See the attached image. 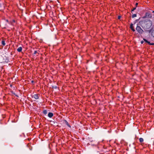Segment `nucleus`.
<instances>
[{
    "label": "nucleus",
    "mask_w": 154,
    "mask_h": 154,
    "mask_svg": "<svg viewBox=\"0 0 154 154\" xmlns=\"http://www.w3.org/2000/svg\"><path fill=\"white\" fill-rule=\"evenodd\" d=\"M152 25V22L150 20H147L145 22V24L143 26L144 30H147L150 28Z\"/></svg>",
    "instance_id": "nucleus-1"
},
{
    "label": "nucleus",
    "mask_w": 154,
    "mask_h": 154,
    "mask_svg": "<svg viewBox=\"0 0 154 154\" xmlns=\"http://www.w3.org/2000/svg\"><path fill=\"white\" fill-rule=\"evenodd\" d=\"M136 29L138 33L140 35L143 34L144 32V31L141 28L140 26L138 25L136 28Z\"/></svg>",
    "instance_id": "nucleus-2"
},
{
    "label": "nucleus",
    "mask_w": 154,
    "mask_h": 154,
    "mask_svg": "<svg viewBox=\"0 0 154 154\" xmlns=\"http://www.w3.org/2000/svg\"><path fill=\"white\" fill-rule=\"evenodd\" d=\"M148 17L149 18H151V15L148 12H146L145 16L144 17H143V18H145L146 17Z\"/></svg>",
    "instance_id": "nucleus-3"
},
{
    "label": "nucleus",
    "mask_w": 154,
    "mask_h": 154,
    "mask_svg": "<svg viewBox=\"0 0 154 154\" xmlns=\"http://www.w3.org/2000/svg\"><path fill=\"white\" fill-rule=\"evenodd\" d=\"M130 28L133 32H134L135 31V30L133 26V25L132 23H131L130 24Z\"/></svg>",
    "instance_id": "nucleus-4"
},
{
    "label": "nucleus",
    "mask_w": 154,
    "mask_h": 154,
    "mask_svg": "<svg viewBox=\"0 0 154 154\" xmlns=\"http://www.w3.org/2000/svg\"><path fill=\"white\" fill-rule=\"evenodd\" d=\"M152 28L149 30V32L150 33L151 32L152 35L154 38V30L152 31Z\"/></svg>",
    "instance_id": "nucleus-5"
},
{
    "label": "nucleus",
    "mask_w": 154,
    "mask_h": 154,
    "mask_svg": "<svg viewBox=\"0 0 154 154\" xmlns=\"http://www.w3.org/2000/svg\"><path fill=\"white\" fill-rule=\"evenodd\" d=\"M32 97H34L35 99H39V97L38 94H35L33 95Z\"/></svg>",
    "instance_id": "nucleus-6"
},
{
    "label": "nucleus",
    "mask_w": 154,
    "mask_h": 154,
    "mask_svg": "<svg viewBox=\"0 0 154 154\" xmlns=\"http://www.w3.org/2000/svg\"><path fill=\"white\" fill-rule=\"evenodd\" d=\"M54 114L52 112H49L48 114V116L50 118H51L53 116Z\"/></svg>",
    "instance_id": "nucleus-7"
},
{
    "label": "nucleus",
    "mask_w": 154,
    "mask_h": 154,
    "mask_svg": "<svg viewBox=\"0 0 154 154\" xmlns=\"http://www.w3.org/2000/svg\"><path fill=\"white\" fill-rule=\"evenodd\" d=\"M22 47H20L17 49V50L18 52H20L22 51Z\"/></svg>",
    "instance_id": "nucleus-8"
},
{
    "label": "nucleus",
    "mask_w": 154,
    "mask_h": 154,
    "mask_svg": "<svg viewBox=\"0 0 154 154\" xmlns=\"http://www.w3.org/2000/svg\"><path fill=\"white\" fill-rule=\"evenodd\" d=\"M139 141H140V143H141V145H142V143L143 142V138H140L139 139Z\"/></svg>",
    "instance_id": "nucleus-9"
},
{
    "label": "nucleus",
    "mask_w": 154,
    "mask_h": 154,
    "mask_svg": "<svg viewBox=\"0 0 154 154\" xmlns=\"http://www.w3.org/2000/svg\"><path fill=\"white\" fill-rule=\"evenodd\" d=\"M64 121L66 125H67L69 127H71V126L69 125V124L68 122H67V121L65 120Z\"/></svg>",
    "instance_id": "nucleus-10"
},
{
    "label": "nucleus",
    "mask_w": 154,
    "mask_h": 154,
    "mask_svg": "<svg viewBox=\"0 0 154 154\" xmlns=\"http://www.w3.org/2000/svg\"><path fill=\"white\" fill-rule=\"evenodd\" d=\"M15 20H13L11 21L9 23L10 24L12 25H13V23H15Z\"/></svg>",
    "instance_id": "nucleus-11"
},
{
    "label": "nucleus",
    "mask_w": 154,
    "mask_h": 154,
    "mask_svg": "<svg viewBox=\"0 0 154 154\" xmlns=\"http://www.w3.org/2000/svg\"><path fill=\"white\" fill-rule=\"evenodd\" d=\"M43 113L45 115H46L47 114V110H44L43 111Z\"/></svg>",
    "instance_id": "nucleus-12"
},
{
    "label": "nucleus",
    "mask_w": 154,
    "mask_h": 154,
    "mask_svg": "<svg viewBox=\"0 0 154 154\" xmlns=\"http://www.w3.org/2000/svg\"><path fill=\"white\" fill-rule=\"evenodd\" d=\"M2 44L3 46H5V41L4 40H2Z\"/></svg>",
    "instance_id": "nucleus-13"
},
{
    "label": "nucleus",
    "mask_w": 154,
    "mask_h": 154,
    "mask_svg": "<svg viewBox=\"0 0 154 154\" xmlns=\"http://www.w3.org/2000/svg\"><path fill=\"white\" fill-rule=\"evenodd\" d=\"M27 146H28L29 147V149L30 150H31L32 149V146H30V145L29 144H28L27 145Z\"/></svg>",
    "instance_id": "nucleus-14"
},
{
    "label": "nucleus",
    "mask_w": 154,
    "mask_h": 154,
    "mask_svg": "<svg viewBox=\"0 0 154 154\" xmlns=\"http://www.w3.org/2000/svg\"><path fill=\"white\" fill-rule=\"evenodd\" d=\"M136 17H137V14H134L132 15V17L133 18H134Z\"/></svg>",
    "instance_id": "nucleus-15"
},
{
    "label": "nucleus",
    "mask_w": 154,
    "mask_h": 154,
    "mask_svg": "<svg viewBox=\"0 0 154 154\" xmlns=\"http://www.w3.org/2000/svg\"><path fill=\"white\" fill-rule=\"evenodd\" d=\"M136 7H135L133 8V9L131 10V13H132V11H133L134 10L136 9Z\"/></svg>",
    "instance_id": "nucleus-16"
},
{
    "label": "nucleus",
    "mask_w": 154,
    "mask_h": 154,
    "mask_svg": "<svg viewBox=\"0 0 154 154\" xmlns=\"http://www.w3.org/2000/svg\"><path fill=\"white\" fill-rule=\"evenodd\" d=\"M143 40L144 41V42H146V43L148 42V41L145 38H143Z\"/></svg>",
    "instance_id": "nucleus-17"
},
{
    "label": "nucleus",
    "mask_w": 154,
    "mask_h": 154,
    "mask_svg": "<svg viewBox=\"0 0 154 154\" xmlns=\"http://www.w3.org/2000/svg\"><path fill=\"white\" fill-rule=\"evenodd\" d=\"M148 42H147V43H148L149 45H152V43H150V42L148 41Z\"/></svg>",
    "instance_id": "nucleus-18"
},
{
    "label": "nucleus",
    "mask_w": 154,
    "mask_h": 154,
    "mask_svg": "<svg viewBox=\"0 0 154 154\" xmlns=\"http://www.w3.org/2000/svg\"><path fill=\"white\" fill-rule=\"evenodd\" d=\"M37 53V51H34V54H36V53Z\"/></svg>",
    "instance_id": "nucleus-19"
},
{
    "label": "nucleus",
    "mask_w": 154,
    "mask_h": 154,
    "mask_svg": "<svg viewBox=\"0 0 154 154\" xmlns=\"http://www.w3.org/2000/svg\"><path fill=\"white\" fill-rule=\"evenodd\" d=\"M138 3H137H137H136V4H135V6H136V7H136V8L137 7V5H138Z\"/></svg>",
    "instance_id": "nucleus-20"
},
{
    "label": "nucleus",
    "mask_w": 154,
    "mask_h": 154,
    "mask_svg": "<svg viewBox=\"0 0 154 154\" xmlns=\"http://www.w3.org/2000/svg\"><path fill=\"white\" fill-rule=\"evenodd\" d=\"M121 17L120 16H119L118 17V19H120Z\"/></svg>",
    "instance_id": "nucleus-21"
},
{
    "label": "nucleus",
    "mask_w": 154,
    "mask_h": 154,
    "mask_svg": "<svg viewBox=\"0 0 154 154\" xmlns=\"http://www.w3.org/2000/svg\"><path fill=\"white\" fill-rule=\"evenodd\" d=\"M6 21L8 23H9V21H8V20H6Z\"/></svg>",
    "instance_id": "nucleus-22"
},
{
    "label": "nucleus",
    "mask_w": 154,
    "mask_h": 154,
    "mask_svg": "<svg viewBox=\"0 0 154 154\" xmlns=\"http://www.w3.org/2000/svg\"><path fill=\"white\" fill-rule=\"evenodd\" d=\"M143 41H141V44H143Z\"/></svg>",
    "instance_id": "nucleus-23"
},
{
    "label": "nucleus",
    "mask_w": 154,
    "mask_h": 154,
    "mask_svg": "<svg viewBox=\"0 0 154 154\" xmlns=\"http://www.w3.org/2000/svg\"><path fill=\"white\" fill-rule=\"evenodd\" d=\"M34 81H32V83H34Z\"/></svg>",
    "instance_id": "nucleus-24"
},
{
    "label": "nucleus",
    "mask_w": 154,
    "mask_h": 154,
    "mask_svg": "<svg viewBox=\"0 0 154 154\" xmlns=\"http://www.w3.org/2000/svg\"><path fill=\"white\" fill-rule=\"evenodd\" d=\"M152 45H154V43H152Z\"/></svg>",
    "instance_id": "nucleus-25"
},
{
    "label": "nucleus",
    "mask_w": 154,
    "mask_h": 154,
    "mask_svg": "<svg viewBox=\"0 0 154 154\" xmlns=\"http://www.w3.org/2000/svg\"><path fill=\"white\" fill-rule=\"evenodd\" d=\"M57 88V86H55V87H54V88Z\"/></svg>",
    "instance_id": "nucleus-26"
},
{
    "label": "nucleus",
    "mask_w": 154,
    "mask_h": 154,
    "mask_svg": "<svg viewBox=\"0 0 154 154\" xmlns=\"http://www.w3.org/2000/svg\"><path fill=\"white\" fill-rule=\"evenodd\" d=\"M152 12V13H154V11H153Z\"/></svg>",
    "instance_id": "nucleus-27"
}]
</instances>
